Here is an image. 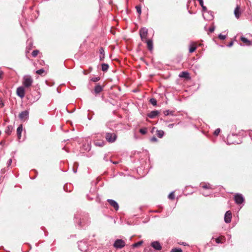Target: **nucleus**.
<instances>
[{
  "label": "nucleus",
  "instance_id": "nucleus-1",
  "mask_svg": "<svg viewBox=\"0 0 252 252\" xmlns=\"http://www.w3.org/2000/svg\"><path fill=\"white\" fill-rule=\"evenodd\" d=\"M33 82V80L30 76H25L23 78V84L25 87H30Z\"/></svg>",
  "mask_w": 252,
  "mask_h": 252
},
{
  "label": "nucleus",
  "instance_id": "nucleus-2",
  "mask_svg": "<svg viewBox=\"0 0 252 252\" xmlns=\"http://www.w3.org/2000/svg\"><path fill=\"white\" fill-rule=\"evenodd\" d=\"M117 136L115 133L107 132L106 134L105 138L106 140L109 143H113L115 141Z\"/></svg>",
  "mask_w": 252,
  "mask_h": 252
},
{
  "label": "nucleus",
  "instance_id": "nucleus-3",
  "mask_svg": "<svg viewBox=\"0 0 252 252\" xmlns=\"http://www.w3.org/2000/svg\"><path fill=\"white\" fill-rule=\"evenodd\" d=\"M139 34L142 41L146 40L148 34V30L146 28H142L139 30Z\"/></svg>",
  "mask_w": 252,
  "mask_h": 252
},
{
  "label": "nucleus",
  "instance_id": "nucleus-4",
  "mask_svg": "<svg viewBox=\"0 0 252 252\" xmlns=\"http://www.w3.org/2000/svg\"><path fill=\"white\" fill-rule=\"evenodd\" d=\"M126 245L125 242L122 239H117L115 241L113 246L117 249H122Z\"/></svg>",
  "mask_w": 252,
  "mask_h": 252
},
{
  "label": "nucleus",
  "instance_id": "nucleus-5",
  "mask_svg": "<svg viewBox=\"0 0 252 252\" xmlns=\"http://www.w3.org/2000/svg\"><path fill=\"white\" fill-rule=\"evenodd\" d=\"M234 200L237 204H241L244 201V198L242 194L237 193L235 195Z\"/></svg>",
  "mask_w": 252,
  "mask_h": 252
},
{
  "label": "nucleus",
  "instance_id": "nucleus-6",
  "mask_svg": "<svg viewBox=\"0 0 252 252\" xmlns=\"http://www.w3.org/2000/svg\"><path fill=\"white\" fill-rule=\"evenodd\" d=\"M232 213L230 211H228L225 213L224 216V221L226 223H229L231 220Z\"/></svg>",
  "mask_w": 252,
  "mask_h": 252
},
{
  "label": "nucleus",
  "instance_id": "nucleus-7",
  "mask_svg": "<svg viewBox=\"0 0 252 252\" xmlns=\"http://www.w3.org/2000/svg\"><path fill=\"white\" fill-rule=\"evenodd\" d=\"M16 93L17 95L21 98H23L25 96V90L22 87H18L17 89Z\"/></svg>",
  "mask_w": 252,
  "mask_h": 252
},
{
  "label": "nucleus",
  "instance_id": "nucleus-8",
  "mask_svg": "<svg viewBox=\"0 0 252 252\" xmlns=\"http://www.w3.org/2000/svg\"><path fill=\"white\" fill-rule=\"evenodd\" d=\"M29 116V112L27 110L22 111L19 115V117L21 120H26Z\"/></svg>",
  "mask_w": 252,
  "mask_h": 252
},
{
  "label": "nucleus",
  "instance_id": "nucleus-9",
  "mask_svg": "<svg viewBox=\"0 0 252 252\" xmlns=\"http://www.w3.org/2000/svg\"><path fill=\"white\" fill-rule=\"evenodd\" d=\"M107 201L110 204V205L114 207L116 210H118L119 209V205L118 203L112 199H108Z\"/></svg>",
  "mask_w": 252,
  "mask_h": 252
},
{
  "label": "nucleus",
  "instance_id": "nucleus-10",
  "mask_svg": "<svg viewBox=\"0 0 252 252\" xmlns=\"http://www.w3.org/2000/svg\"><path fill=\"white\" fill-rule=\"evenodd\" d=\"M151 246L157 250H160L162 248L160 243L158 241L152 242L151 243Z\"/></svg>",
  "mask_w": 252,
  "mask_h": 252
},
{
  "label": "nucleus",
  "instance_id": "nucleus-11",
  "mask_svg": "<svg viewBox=\"0 0 252 252\" xmlns=\"http://www.w3.org/2000/svg\"><path fill=\"white\" fill-rule=\"evenodd\" d=\"M234 13L236 18L238 19L240 17L241 14L240 6L237 5L236 6L234 10Z\"/></svg>",
  "mask_w": 252,
  "mask_h": 252
},
{
  "label": "nucleus",
  "instance_id": "nucleus-12",
  "mask_svg": "<svg viewBox=\"0 0 252 252\" xmlns=\"http://www.w3.org/2000/svg\"><path fill=\"white\" fill-rule=\"evenodd\" d=\"M144 41L147 43V48L148 49V50L150 51H152L153 48L152 40L151 39H148Z\"/></svg>",
  "mask_w": 252,
  "mask_h": 252
},
{
  "label": "nucleus",
  "instance_id": "nucleus-13",
  "mask_svg": "<svg viewBox=\"0 0 252 252\" xmlns=\"http://www.w3.org/2000/svg\"><path fill=\"white\" fill-rule=\"evenodd\" d=\"M99 60L100 61H103L105 58L104 50L103 47H100L99 49Z\"/></svg>",
  "mask_w": 252,
  "mask_h": 252
},
{
  "label": "nucleus",
  "instance_id": "nucleus-14",
  "mask_svg": "<svg viewBox=\"0 0 252 252\" xmlns=\"http://www.w3.org/2000/svg\"><path fill=\"white\" fill-rule=\"evenodd\" d=\"M215 241L217 243H224L225 241V238L223 236H220L219 237L215 239Z\"/></svg>",
  "mask_w": 252,
  "mask_h": 252
},
{
  "label": "nucleus",
  "instance_id": "nucleus-15",
  "mask_svg": "<svg viewBox=\"0 0 252 252\" xmlns=\"http://www.w3.org/2000/svg\"><path fill=\"white\" fill-rule=\"evenodd\" d=\"M180 77L184 78L186 79H189V73L187 71H183L181 72L179 75Z\"/></svg>",
  "mask_w": 252,
  "mask_h": 252
},
{
  "label": "nucleus",
  "instance_id": "nucleus-16",
  "mask_svg": "<svg viewBox=\"0 0 252 252\" xmlns=\"http://www.w3.org/2000/svg\"><path fill=\"white\" fill-rule=\"evenodd\" d=\"M158 113V111H153L148 114V116L150 118L153 119L156 117Z\"/></svg>",
  "mask_w": 252,
  "mask_h": 252
},
{
  "label": "nucleus",
  "instance_id": "nucleus-17",
  "mask_svg": "<svg viewBox=\"0 0 252 252\" xmlns=\"http://www.w3.org/2000/svg\"><path fill=\"white\" fill-rule=\"evenodd\" d=\"M241 40L246 45H251L252 44V42L245 37L241 36Z\"/></svg>",
  "mask_w": 252,
  "mask_h": 252
},
{
  "label": "nucleus",
  "instance_id": "nucleus-18",
  "mask_svg": "<svg viewBox=\"0 0 252 252\" xmlns=\"http://www.w3.org/2000/svg\"><path fill=\"white\" fill-rule=\"evenodd\" d=\"M102 90H103V88L100 85H97L95 87L94 91L96 94H98L99 93H100L102 91Z\"/></svg>",
  "mask_w": 252,
  "mask_h": 252
},
{
  "label": "nucleus",
  "instance_id": "nucleus-19",
  "mask_svg": "<svg viewBox=\"0 0 252 252\" xmlns=\"http://www.w3.org/2000/svg\"><path fill=\"white\" fill-rule=\"evenodd\" d=\"M22 131V125H21L19 126L17 129V134L18 137L19 139H20L21 136Z\"/></svg>",
  "mask_w": 252,
  "mask_h": 252
},
{
  "label": "nucleus",
  "instance_id": "nucleus-20",
  "mask_svg": "<svg viewBox=\"0 0 252 252\" xmlns=\"http://www.w3.org/2000/svg\"><path fill=\"white\" fill-rule=\"evenodd\" d=\"M197 46L195 43H193L191 44L190 46V48L189 49V52L190 53H192L195 51L196 49Z\"/></svg>",
  "mask_w": 252,
  "mask_h": 252
},
{
  "label": "nucleus",
  "instance_id": "nucleus-21",
  "mask_svg": "<svg viewBox=\"0 0 252 252\" xmlns=\"http://www.w3.org/2000/svg\"><path fill=\"white\" fill-rule=\"evenodd\" d=\"M200 187L204 189H211V185L209 184L202 183L200 184Z\"/></svg>",
  "mask_w": 252,
  "mask_h": 252
},
{
  "label": "nucleus",
  "instance_id": "nucleus-22",
  "mask_svg": "<svg viewBox=\"0 0 252 252\" xmlns=\"http://www.w3.org/2000/svg\"><path fill=\"white\" fill-rule=\"evenodd\" d=\"M95 146L99 147H103L104 145V142L103 141L96 140L94 142Z\"/></svg>",
  "mask_w": 252,
  "mask_h": 252
},
{
  "label": "nucleus",
  "instance_id": "nucleus-23",
  "mask_svg": "<svg viewBox=\"0 0 252 252\" xmlns=\"http://www.w3.org/2000/svg\"><path fill=\"white\" fill-rule=\"evenodd\" d=\"M164 134L163 130H159L157 131V135L159 138H162Z\"/></svg>",
  "mask_w": 252,
  "mask_h": 252
},
{
  "label": "nucleus",
  "instance_id": "nucleus-24",
  "mask_svg": "<svg viewBox=\"0 0 252 252\" xmlns=\"http://www.w3.org/2000/svg\"><path fill=\"white\" fill-rule=\"evenodd\" d=\"M102 70L103 71H106L108 68H109V65L108 64H106V63H102Z\"/></svg>",
  "mask_w": 252,
  "mask_h": 252
},
{
  "label": "nucleus",
  "instance_id": "nucleus-25",
  "mask_svg": "<svg viewBox=\"0 0 252 252\" xmlns=\"http://www.w3.org/2000/svg\"><path fill=\"white\" fill-rule=\"evenodd\" d=\"M143 243V241H139L137 243H135L134 244H133L132 246L133 248H136V247H138L139 246H140Z\"/></svg>",
  "mask_w": 252,
  "mask_h": 252
},
{
  "label": "nucleus",
  "instance_id": "nucleus-26",
  "mask_svg": "<svg viewBox=\"0 0 252 252\" xmlns=\"http://www.w3.org/2000/svg\"><path fill=\"white\" fill-rule=\"evenodd\" d=\"M36 73L38 74H39V75H42L43 73H45V70L43 68H41V69H40L39 70H37L36 71Z\"/></svg>",
  "mask_w": 252,
  "mask_h": 252
},
{
  "label": "nucleus",
  "instance_id": "nucleus-27",
  "mask_svg": "<svg viewBox=\"0 0 252 252\" xmlns=\"http://www.w3.org/2000/svg\"><path fill=\"white\" fill-rule=\"evenodd\" d=\"M150 103L153 104L154 106H156L157 105V100L155 99V98H151L150 100Z\"/></svg>",
  "mask_w": 252,
  "mask_h": 252
},
{
  "label": "nucleus",
  "instance_id": "nucleus-28",
  "mask_svg": "<svg viewBox=\"0 0 252 252\" xmlns=\"http://www.w3.org/2000/svg\"><path fill=\"white\" fill-rule=\"evenodd\" d=\"M170 252H182V250L181 248H173Z\"/></svg>",
  "mask_w": 252,
  "mask_h": 252
},
{
  "label": "nucleus",
  "instance_id": "nucleus-29",
  "mask_svg": "<svg viewBox=\"0 0 252 252\" xmlns=\"http://www.w3.org/2000/svg\"><path fill=\"white\" fill-rule=\"evenodd\" d=\"M39 51L37 50H33L32 53V57H36L38 54Z\"/></svg>",
  "mask_w": 252,
  "mask_h": 252
},
{
  "label": "nucleus",
  "instance_id": "nucleus-30",
  "mask_svg": "<svg viewBox=\"0 0 252 252\" xmlns=\"http://www.w3.org/2000/svg\"><path fill=\"white\" fill-rule=\"evenodd\" d=\"M12 127L11 126H7L5 130V132L7 133L8 134H10L11 133V132L12 131Z\"/></svg>",
  "mask_w": 252,
  "mask_h": 252
},
{
  "label": "nucleus",
  "instance_id": "nucleus-31",
  "mask_svg": "<svg viewBox=\"0 0 252 252\" xmlns=\"http://www.w3.org/2000/svg\"><path fill=\"white\" fill-rule=\"evenodd\" d=\"M168 198L171 200H173L175 198V194L174 192H171L168 195Z\"/></svg>",
  "mask_w": 252,
  "mask_h": 252
},
{
  "label": "nucleus",
  "instance_id": "nucleus-32",
  "mask_svg": "<svg viewBox=\"0 0 252 252\" xmlns=\"http://www.w3.org/2000/svg\"><path fill=\"white\" fill-rule=\"evenodd\" d=\"M139 132L142 134H145L147 132V129L146 128H141L139 130Z\"/></svg>",
  "mask_w": 252,
  "mask_h": 252
},
{
  "label": "nucleus",
  "instance_id": "nucleus-33",
  "mask_svg": "<svg viewBox=\"0 0 252 252\" xmlns=\"http://www.w3.org/2000/svg\"><path fill=\"white\" fill-rule=\"evenodd\" d=\"M135 8L136 9L137 12L138 13L139 15H140L141 13V6L140 5H137L136 6Z\"/></svg>",
  "mask_w": 252,
  "mask_h": 252
},
{
  "label": "nucleus",
  "instance_id": "nucleus-34",
  "mask_svg": "<svg viewBox=\"0 0 252 252\" xmlns=\"http://www.w3.org/2000/svg\"><path fill=\"white\" fill-rule=\"evenodd\" d=\"M100 80V77H94L91 79V81L94 82H97Z\"/></svg>",
  "mask_w": 252,
  "mask_h": 252
},
{
  "label": "nucleus",
  "instance_id": "nucleus-35",
  "mask_svg": "<svg viewBox=\"0 0 252 252\" xmlns=\"http://www.w3.org/2000/svg\"><path fill=\"white\" fill-rule=\"evenodd\" d=\"M220 128H217L216 129L214 132V134L217 136L219 135V134L220 133Z\"/></svg>",
  "mask_w": 252,
  "mask_h": 252
},
{
  "label": "nucleus",
  "instance_id": "nucleus-36",
  "mask_svg": "<svg viewBox=\"0 0 252 252\" xmlns=\"http://www.w3.org/2000/svg\"><path fill=\"white\" fill-rule=\"evenodd\" d=\"M219 38L221 40H224L226 38V36L221 34H219Z\"/></svg>",
  "mask_w": 252,
  "mask_h": 252
},
{
  "label": "nucleus",
  "instance_id": "nucleus-37",
  "mask_svg": "<svg viewBox=\"0 0 252 252\" xmlns=\"http://www.w3.org/2000/svg\"><path fill=\"white\" fill-rule=\"evenodd\" d=\"M215 30V26L213 25L211 27H210L209 29V31L210 32H213Z\"/></svg>",
  "mask_w": 252,
  "mask_h": 252
},
{
  "label": "nucleus",
  "instance_id": "nucleus-38",
  "mask_svg": "<svg viewBox=\"0 0 252 252\" xmlns=\"http://www.w3.org/2000/svg\"><path fill=\"white\" fill-rule=\"evenodd\" d=\"M151 141L153 142H156L158 141V139L156 137H153L151 138Z\"/></svg>",
  "mask_w": 252,
  "mask_h": 252
},
{
  "label": "nucleus",
  "instance_id": "nucleus-39",
  "mask_svg": "<svg viewBox=\"0 0 252 252\" xmlns=\"http://www.w3.org/2000/svg\"><path fill=\"white\" fill-rule=\"evenodd\" d=\"M163 113L165 116L168 115L169 114V110H166L163 112Z\"/></svg>",
  "mask_w": 252,
  "mask_h": 252
},
{
  "label": "nucleus",
  "instance_id": "nucleus-40",
  "mask_svg": "<svg viewBox=\"0 0 252 252\" xmlns=\"http://www.w3.org/2000/svg\"><path fill=\"white\" fill-rule=\"evenodd\" d=\"M198 1H199V4L201 6H203V0H198Z\"/></svg>",
  "mask_w": 252,
  "mask_h": 252
},
{
  "label": "nucleus",
  "instance_id": "nucleus-41",
  "mask_svg": "<svg viewBox=\"0 0 252 252\" xmlns=\"http://www.w3.org/2000/svg\"><path fill=\"white\" fill-rule=\"evenodd\" d=\"M3 72L0 70V79H2L3 78Z\"/></svg>",
  "mask_w": 252,
  "mask_h": 252
},
{
  "label": "nucleus",
  "instance_id": "nucleus-42",
  "mask_svg": "<svg viewBox=\"0 0 252 252\" xmlns=\"http://www.w3.org/2000/svg\"><path fill=\"white\" fill-rule=\"evenodd\" d=\"M233 45V41H231V42L229 43V44L228 45V47H231V46H232Z\"/></svg>",
  "mask_w": 252,
  "mask_h": 252
},
{
  "label": "nucleus",
  "instance_id": "nucleus-43",
  "mask_svg": "<svg viewBox=\"0 0 252 252\" xmlns=\"http://www.w3.org/2000/svg\"><path fill=\"white\" fill-rule=\"evenodd\" d=\"M203 9V10H206V7L205 6H204V5H203V6H201Z\"/></svg>",
  "mask_w": 252,
  "mask_h": 252
},
{
  "label": "nucleus",
  "instance_id": "nucleus-44",
  "mask_svg": "<svg viewBox=\"0 0 252 252\" xmlns=\"http://www.w3.org/2000/svg\"><path fill=\"white\" fill-rule=\"evenodd\" d=\"M174 126V124H170L169 125V126L170 127H172Z\"/></svg>",
  "mask_w": 252,
  "mask_h": 252
},
{
  "label": "nucleus",
  "instance_id": "nucleus-45",
  "mask_svg": "<svg viewBox=\"0 0 252 252\" xmlns=\"http://www.w3.org/2000/svg\"><path fill=\"white\" fill-rule=\"evenodd\" d=\"M12 161V160L11 159H10V161H9V163H11Z\"/></svg>",
  "mask_w": 252,
  "mask_h": 252
},
{
  "label": "nucleus",
  "instance_id": "nucleus-46",
  "mask_svg": "<svg viewBox=\"0 0 252 252\" xmlns=\"http://www.w3.org/2000/svg\"><path fill=\"white\" fill-rule=\"evenodd\" d=\"M85 73H86V72H85V71H84V74H85Z\"/></svg>",
  "mask_w": 252,
  "mask_h": 252
},
{
  "label": "nucleus",
  "instance_id": "nucleus-47",
  "mask_svg": "<svg viewBox=\"0 0 252 252\" xmlns=\"http://www.w3.org/2000/svg\"><path fill=\"white\" fill-rule=\"evenodd\" d=\"M85 73H86V72H85V71H84V74H85Z\"/></svg>",
  "mask_w": 252,
  "mask_h": 252
},
{
  "label": "nucleus",
  "instance_id": "nucleus-48",
  "mask_svg": "<svg viewBox=\"0 0 252 252\" xmlns=\"http://www.w3.org/2000/svg\"><path fill=\"white\" fill-rule=\"evenodd\" d=\"M91 69H92V68L90 67V70H91Z\"/></svg>",
  "mask_w": 252,
  "mask_h": 252
},
{
  "label": "nucleus",
  "instance_id": "nucleus-49",
  "mask_svg": "<svg viewBox=\"0 0 252 252\" xmlns=\"http://www.w3.org/2000/svg\"><path fill=\"white\" fill-rule=\"evenodd\" d=\"M91 69H92V68L90 67V70H91Z\"/></svg>",
  "mask_w": 252,
  "mask_h": 252
}]
</instances>
